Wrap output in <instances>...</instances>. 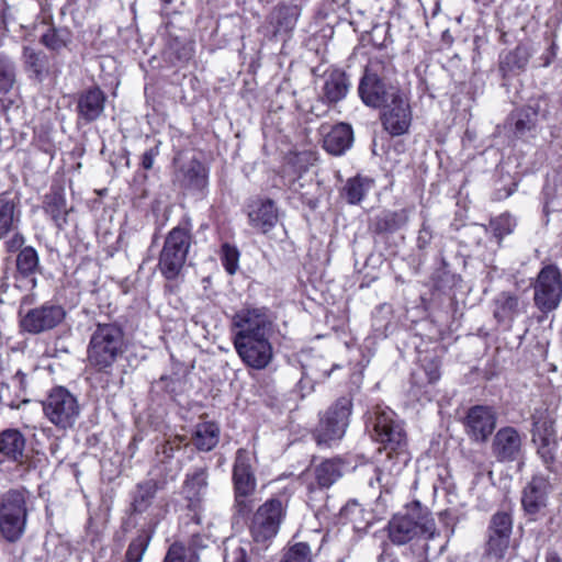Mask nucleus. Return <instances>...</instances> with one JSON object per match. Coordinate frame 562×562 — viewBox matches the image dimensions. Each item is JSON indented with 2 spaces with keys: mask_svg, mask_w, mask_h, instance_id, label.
Here are the masks:
<instances>
[{
  "mask_svg": "<svg viewBox=\"0 0 562 562\" xmlns=\"http://www.w3.org/2000/svg\"><path fill=\"white\" fill-rule=\"evenodd\" d=\"M366 427L372 439L383 445L389 450L387 457L394 462L389 465L383 464L376 480L381 483L383 472L389 471L390 474H398L409 460L406 451V435L403 426L395 419V414L389 407L375 405L367 413Z\"/></svg>",
  "mask_w": 562,
  "mask_h": 562,
  "instance_id": "f257e3e1",
  "label": "nucleus"
},
{
  "mask_svg": "<svg viewBox=\"0 0 562 562\" xmlns=\"http://www.w3.org/2000/svg\"><path fill=\"white\" fill-rule=\"evenodd\" d=\"M387 537L395 546H404L423 537L427 542L424 544L425 551L436 550L430 542L440 537L436 529L434 518L422 515L420 513L397 514L394 515L387 524ZM445 548L443 543L437 547L438 552Z\"/></svg>",
  "mask_w": 562,
  "mask_h": 562,
  "instance_id": "f03ea898",
  "label": "nucleus"
},
{
  "mask_svg": "<svg viewBox=\"0 0 562 562\" xmlns=\"http://www.w3.org/2000/svg\"><path fill=\"white\" fill-rule=\"evenodd\" d=\"M25 490H10L0 497V536L16 543L25 533L27 525V499Z\"/></svg>",
  "mask_w": 562,
  "mask_h": 562,
  "instance_id": "7ed1b4c3",
  "label": "nucleus"
},
{
  "mask_svg": "<svg viewBox=\"0 0 562 562\" xmlns=\"http://www.w3.org/2000/svg\"><path fill=\"white\" fill-rule=\"evenodd\" d=\"M123 337V331L117 325L98 324L88 348L90 364L99 370L111 367L122 352Z\"/></svg>",
  "mask_w": 562,
  "mask_h": 562,
  "instance_id": "20e7f679",
  "label": "nucleus"
},
{
  "mask_svg": "<svg viewBox=\"0 0 562 562\" xmlns=\"http://www.w3.org/2000/svg\"><path fill=\"white\" fill-rule=\"evenodd\" d=\"M352 412L350 397H339L321 416L313 437L319 447H330L339 441L346 434Z\"/></svg>",
  "mask_w": 562,
  "mask_h": 562,
  "instance_id": "39448f33",
  "label": "nucleus"
},
{
  "mask_svg": "<svg viewBox=\"0 0 562 562\" xmlns=\"http://www.w3.org/2000/svg\"><path fill=\"white\" fill-rule=\"evenodd\" d=\"M289 496L280 493L267 499L254 514L250 532L254 540L263 543L277 536L286 516Z\"/></svg>",
  "mask_w": 562,
  "mask_h": 562,
  "instance_id": "423d86ee",
  "label": "nucleus"
},
{
  "mask_svg": "<svg viewBox=\"0 0 562 562\" xmlns=\"http://www.w3.org/2000/svg\"><path fill=\"white\" fill-rule=\"evenodd\" d=\"M235 340L271 338L274 322L266 307H246L236 312L232 319Z\"/></svg>",
  "mask_w": 562,
  "mask_h": 562,
  "instance_id": "0eeeda50",
  "label": "nucleus"
},
{
  "mask_svg": "<svg viewBox=\"0 0 562 562\" xmlns=\"http://www.w3.org/2000/svg\"><path fill=\"white\" fill-rule=\"evenodd\" d=\"M190 244L191 236L186 228L175 227L168 233L158 262L159 270L166 279L173 280L180 274Z\"/></svg>",
  "mask_w": 562,
  "mask_h": 562,
  "instance_id": "6e6552de",
  "label": "nucleus"
},
{
  "mask_svg": "<svg viewBox=\"0 0 562 562\" xmlns=\"http://www.w3.org/2000/svg\"><path fill=\"white\" fill-rule=\"evenodd\" d=\"M33 297L25 295L21 300L19 316L20 327L29 334H41L56 327L66 316L65 310L59 305L44 304L40 307L25 310L26 304H31Z\"/></svg>",
  "mask_w": 562,
  "mask_h": 562,
  "instance_id": "1a4fd4ad",
  "label": "nucleus"
},
{
  "mask_svg": "<svg viewBox=\"0 0 562 562\" xmlns=\"http://www.w3.org/2000/svg\"><path fill=\"white\" fill-rule=\"evenodd\" d=\"M535 305L542 312L549 313L558 308L562 299V276L554 265L543 267L535 283Z\"/></svg>",
  "mask_w": 562,
  "mask_h": 562,
  "instance_id": "9d476101",
  "label": "nucleus"
},
{
  "mask_svg": "<svg viewBox=\"0 0 562 562\" xmlns=\"http://www.w3.org/2000/svg\"><path fill=\"white\" fill-rule=\"evenodd\" d=\"M359 95L362 102L371 108H384L401 94L400 90L386 83L372 68H366V71L358 87Z\"/></svg>",
  "mask_w": 562,
  "mask_h": 562,
  "instance_id": "9b49d317",
  "label": "nucleus"
},
{
  "mask_svg": "<svg viewBox=\"0 0 562 562\" xmlns=\"http://www.w3.org/2000/svg\"><path fill=\"white\" fill-rule=\"evenodd\" d=\"M13 463L22 470L32 468V458L26 452V438L16 428L0 431V464Z\"/></svg>",
  "mask_w": 562,
  "mask_h": 562,
  "instance_id": "f8f14e48",
  "label": "nucleus"
},
{
  "mask_svg": "<svg viewBox=\"0 0 562 562\" xmlns=\"http://www.w3.org/2000/svg\"><path fill=\"white\" fill-rule=\"evenodd\" d=\"M547 101L543 98L532 99L527 105L510 115L513 133L518 138L530 136L536 131L540 119L546 117Z\"/></svg>",
  "mask_w": 562,
  "mask_h": 562,
  "instance_id": "ddd939ff",
  "label": "nucleus"
},
{
  "mask_svg": "<svg viewBox=\"0 0 562 562\" xmlns=\"http://www.w3.org/2000/svg\"><path fill=\"white\" fill-rule=\"evenodd\" d=\"M234 347L241 361L255 370L267 368L273 359L271 338L235 340Z\"/></svg>",
  "mask_w": 562,
  "mask_h": 562,
  "instance_id": "4468645a",
  "label": "nucleus"
},
{
  "mask_svg": "<svg viewBox=\"0 0 562 562\" xmlns=\"http://www.w3.org/2000/svg\"><path fill=\"white\" fill-rule=\"evenodd\" d=\"M43 411L53 425L66 431L70 427V392L64 386L52 389L43 402Z\"/></svg>",
  "mask_w": 562,
  "mask_h": 562,
  "instance_id": "2eb2a0df",
  "label": "nucleus"
},
{
  "mask_svg": "<svg viewBox=\"0 0 562 562\" xmlns=\"http://www.w3.org/2000/svg\"><path fill=\"white\" fill-rule=\"evenodd\" d=\"M496 426V413L491 406L475 405L464 418L465 432L475 441H485Z\"/></svg>",
  "mask_w": 562,
  "mask_h": 562,
  "instance_id": "dca6fc26",
  "label": "nucleus"
},
{
  "mask_svg": "<svg viewBox=\"0 0 562 562\" xmlns=\"http://www.w3.org/2000/svg\"><path fill=\"white\" fill-rule=\"evenodd\" d=\"M381 121L384 130L392 136L405 134L412 122V111L408 101L401 93L383 108Z\"/></svg>",
  "mask_w": 562,
  "mask_h": 562,
  "instance_id": "f3484780",
  "label": "nucleus"
},
{
  "mask_svg": "<svg viewBox=\"0 0 562 562\" xmlns=\"http://www.w3.org/2000/svg\"><path fill=\"white\" fill-rule=\"evenodd\" d=\"M553 490L551 475L536 474L522 491L521 504L528 515L540 513L548 505L549 494Z\"/></svg>",
  "mask_w": 562,
  "mask_h": 562,
  "instance_id": "a211bd4d",
  "label": "nucleus"
},
{
  "mask_svg": "<svg viewBox=\"0 0 562 562\" xmlns=\"http://www.w3.org/2000/svg\"><path fill=\"white\" fill-rule=\"evenodd\" d=\"M492 450L501 462H512L522 454V439L514 427L501 428L493 440Z\"/></svg>",
  "mask_w": 562,
  "mask_h": 562,
  "instance_id": "6ab92c4d",
  "label": "nucleus"
},
{
  "mask_svg": "<svg viewBox=\"0 0 562 562\" xmlns=\"http://www.w3.org/2000/svg\"><path fill=\"white\" fill-rule=\"evenodd\" d=\"M251 453L246 449H238L233 467L234 492L255 494L257 480L251 464Z\"/></svg>",
  "mask_w": 562,
  "mask_h": 562,
  "instance_id": "aec40b11",
  "label": "nucleus"
},
{
  "mask_svg": "<svg viewBox=\"0 0 562 562\" xmlns=\"http://www.w3.org/2000/svg\"><path fill=\"white\" fill-rule=\"evenodd\" d=\"M44 210L58 229L67 228L69 209L63 188L52 187L50 192L45 195Z\"/></svg>",
  "mask_w": 562,
  "mask_h": 562,
  "instance_id": "412c9836",
  "label": "nucleus"
},
{
  "mask_svg": "<svg viewBox=\"0 0 562 562\" xmlns=\"http://www.w3.org/2000/svg\"><path fill=\"white\" fill-rule=\"evenodd\" d=\"M350 89V80L340 69H333L325 74L322 99L333 104L345 99Z\"/></svg>",
  "mask_w": 562,
  "mask_h": 562,
  "instance_id": "4be33fe9",
  "label": "nucleus"
},
{
  "mask_svg": "<svg viewBox=\"0 0 562 562\" xmlns=\"http://www.w3.org/2000/svg\"><path fill=\"white\" fill-rule=\"evenodd\" d=\"M209 473L205 468H195L188 472L182 486V493L189 501L190 507L198 506L205 497L209 486Z\"/></svg>",
  "mask_w": 562,
  "mask_h": 562,
  "instance_id": "5701e85b",
  "label": "nucleus"
},
{
  "mask_svg": "<svg viewBox=\"0 0 562 562\" xmlns=\"http://www.w3.org/2000/svg\"><path fill=\"white\" fill-rule=\"evenodd\" d=\"M105 97L99 88L89 89L78 99V123L97 120L104 109Z\"/></svg>",
  "mask_w": 562,
  "mask_h": 562,
  "instance_id": "b1692460",
  "label": "nucleus"
},
{
  "mask_svg": "<svg viewBox=\"0 0 562 562\" xmlns=\"http://www.w3.org/2000/svg\"><path fill=\"white\" fill-rule=\"evenodd\" d=\"M524 311V303L510 292H501L494 299V317L498 323L510 325Z\"/></svg>",
  "mask_w": 562,
  "mask_h": 562,
  "instance_id": "393cba45",
  "label": "nucleus"
},
{
  "mask_svg": "<svg viewBox=\"0 0 562 562\" xmlns=\"http://www.w3.org/2000/svg\"><path fill=\"white\" fill-rule=\"evenodd\" d=\"M16 279H23L26 284L25 286L34 289L36 286L35 274L40 270V259L37 251L31 247L25 246L16 256Z\"/></svg>",
  "mask_w": 562,
  "mask_h": 562,
  "instance_id": "a878e982",
  "label": "nucleus"
},
{
  "mask_svg": "<svg viewBox=\"0 0 562 562\" xmlns=\"http://www.w3.org/2000/svg\"><path fill=\"white\" fill-rule=\"evenodd\" d=\"M353 140V133L350 125L340 123L331 127L324 136V149L334 156L342 155L350 148Z\"/></svg>",
  "mask_w": 562,
  "mask_h": 562,
  "instance_id": "bb28decb",
  "label": "nucleus"
},
{
  "mask_svg": "<svg viewBox=\"0 0 562 562\" xmlns=\"http://www.w3.org/2000/svg\"><path fill=\"white\" fill-rule=\"evenodd\" d=\"M533 436L542 437L543 445L538 452L541 454L546 463L553 460V453L549 447V436L553 432L554 420L547 409H536L531 416Z\"/></svg>",
  "mask_w": 562,
  "mask_h": 562,
  "instance_id": "cd10ccee",
  "label": "nucleus"
},
{
  "mask_svg": "<svg viewBox=\"0 0 562 562\" xmlns=\"http://www.w3.org/2000/svg\"><path fill=\"white\" fill-rule=\"evenodd\" d=\"M249 223L261 233H268L278 222V213L273 201H260L251 206L248 213Z\"/></svg>",
  "mask_w": 562,
  "mask_h": 562,
  "instance_id": "c85d7f7f",
  "label": "nucleus"
},
{
  "mask_svg": "<svg viewBox=\"0 0 562 562\" xmlns=\"http://www.w3.org/2000/svg\"><path fill=\"white\" fill-rule=\"evenodd\" d=\"M162 487V483L155 479H148L138 483L133 494V512L137 514L145 513L151 506L156 493Z\"/></svg>",
  "mask_w": 562,
  "mask_h": 562,
  "instance_id": "c756f323",
  "label": "nucleus"
},
{
  "mask_svg": "<svg viewBox=\"0 0 562 562\" xmlns=\"http://www.w3.org/2000/svg\"><path fill=\"white\" fill-rule=\"evenodd\" d=\"M408 218L409 214L406 209L397 211L385 210L374 217L373 227L378 233H393L404 227Z\"/></svg>",
  "mask_w": 562,
  "mask_h": 562,
  "instance_id": "7c9ffc66",
  "label": "nucleus"
},
{
  "mask_svg": "<svg viewBox=\"0 0 562 562\" xmlns=\"http://www.w3.org/2000/svg\"><path fill=\"white\" fill-rule=\"evenodd\" d=\"M220 428L212 422L198 424L193 434V443L199 450L210 451L218 442Z\"/></svg>",
  "mask_w": 562,
  "mask_h": 562,
  "instance_id": "2f4dec72",
  "label": "nucleus"
},
{
  "mask_svg": "<svg viewBox=\"0 0 562 562\" xmlns=\"http://www.w3.org/2000/svg\"><path fill=\"white\" fill-rule=\"evenodd\" d=\"M23 58L25 70L30 74V77L42 81L48 71L47 56L41 50L25 47Z\"/></svg>",
  "mask_w": 562,
  "mask_h": 562,
  "instance_id": "473e14b6",
  "label": "nucleus"
},
{
  "mask_svg": "<svg viewBox=\"0 0 562 562\" xmlns=\"http://www.w3.org/2000/svg\"><path fill=\"white\" fill-rule=\"evenodd\" d=\"M341 474V464L338 460H325L314 469L315 480L321 487L331 486Z\"/></svg>",
  "mask_w": 562,
  "mask_h": 562,
  "instance_id": "72a5a7b5",
  "label": "nucleus"
},
{
  "mask_svg": "<svg viewBox=\"0 0 562 562\" xmlns=\"http://www.w3.org/2000/svg\"><path fill=\"white\" fill-rule=\"evenodd\" d=\"M20 222L14 203L7 196H0V238L16 228Z\"/></svg>",
  "mask_w": 562,
  "mask_h": 562,
  "instance_id": "f704fd0d",
  "label": "nucleus"
},
{
  "mask_svg": "<svg viewBox=\"0 0 562 562\" xmlns=\"http://www.w3.org/2000/svg\"><path fill=\"white\" fill-rule=\"evenodd\" d=\"M297 15V9L295 7L278 8L272 14V20L276 23L274 34L292 31L296 24Z\"/></svg>",
  "mask_w": 562,
  "mask_h": 562,
  "instance_id": "c9c22d12",
  "label": "nucleus"
},
{
  "mask_svg": "<svg viewBox=\"0 0 562 562\" xmlns=\"http://www.w3.org/2000/svg\"><path fill=\"white\" fill-rule=\"evenodd\" d=\"M371 187V180L356 177L347 181L344 187V195L350 204H357L364 198Z\"/></svg>",
  "mask_w": 562,
  "mask_h": 562,
  "instance_id": "e433bc0d",
  "label": "nucleus"
},
{
  "mask_svg": "<svg viewBox=\"0 0 562 562\" xmlns=\"http://www.w3.org/2000/svg\"><path fill=\"white\" fill-rule=\"evenodd\" d=\"M255 507V498L251 493L234 492L233 520L235 522L246 520Z\"/></svg>",
  "mask_w": 562,
  "mask_h": 562,
  "instance_id": "4c0bfd02",
  "label": "nucleus"
},
{
  "mask_svg": "<svg viewBox=\"0 0 562 562\" xmlns=\"http://www.w3.org/2000/svg\"><path fill=\"white\" fill-rule=\"evenodd\" d=\"M530 53L525 46H517L507 53L501 61L502 69L508 71L522 70L528 65Z\"/></svg>",
  "mask_w": 562,
  "mask_h": 562,
  "instance_id": "58836bf2",
  "label": "nucleus"
},
{
  "mask_svg": "<svg viewBox=\"0 0 562 562\" xmlns=\"http://www.w3.org/2000/svg\"><path fill=\"white\" fill-rule=\"evenodd\" d=\"M509 539L505 537L488 536L485 559L488 562H501L509 548Z\"/></svg>",
  "mask_w": 562,
  "mask_h": 562,
  "instance_id": "ea45409f",
  "label": "nucleus"
},
{
  "mask_svg": "<svg viewBox=\"0 0 562 562\" xmlns=\"http://www.w3.org/2000/svg\"><path fill=\"white\" fill-rule=\"evenodd\" d=\"M490 227L494 236L501 241L506 235L514 232L516 220L509 213H503L491 220Z\"/></svg>",
  "mask_w": 562,
  "mask_h": 562,
  "instance_id": "a19ab883",
  "label": "nucleus"
},
{
  "mask_svg": "<svg viewBox=\"0 0 562 562\" xmlns=\"http://www.w3.org/2000/svg\"><path fill=\"white\" fill-rule=\"evenodd\" d=\"M513 520L509 514L498 512L493 515L490 525V536L510 538Z\"/></svg>",
  "mask_w": 562,
  "mask_h": 562,
  "instance_id": "79ce46f5",
  "label": "nucleus"
},
{
  "mask_svg": "<svg viewBox=\"0 0 562 562\" xmlns=\"http://www.w3.org/2000/svg\"><path fill=\"white\" fill-rule=\"evenodd\" d=\"M15 83V69L13 63L0 56V94L8 93Z\"/></svg>",
  "mask_w": 562,
  "mask_h": 562,
  "instance_id": "37998d69",
  "label": "nucleus"
},
{
  "mask_svg": "<svg viewBox=\"0 0 562 562\" xmlns=\"http://www.w3.org/2000/svg\"><path fill=\"white\" fill-rule=\"evenodd\" d=\"M184 178L188 186L202 190L206 186V173L204 167L198 162L192 161L186 169Z\"/></svg>",
  "mask_w": 562,
  "mask_h": 562,
  "instance_id": "c03bdc74",
  "label": "nucleus"
},
{
  "mask_svg": "<svg viewBox=\"0 0 562 562\" xmlns=\"http://www.w3.org/2000/svg\"><path fill=\"white\" fill-rule=\"evenodd\" d=\"M149 540L150 537L145 532L133 539L125 554L126 562H140L144 553L147 550Z\"/></svg>",
  "mask_w": 562,
  "mask_h": 562,
  "instance_id": "a18cd8bd",
  "label": "nucleus"
},
{
  "mask_svg": "<svg viewBox=\"0 0 562 562\" xmlns=\"http://www.w3.org/2000/svg\"><path fill=\"white\" fill-rule=\"evenodd\" d=\"M336 368V366H331L328 368L326 360L323 358L316 359L314 363L304 367L305 375L310 378L313 382H323L327 378H329L331 371Z\"/></svg>",
  "mask_w": 562,
  "mask_h": 562,
  "instance_id": "49530a36",
  "label": "nucleus"
},
{
  "mask_svg": "<svg viewBox=\"0 0 562 562\" xmlns=\"http://www.w3.org/2000/svg\"><path fill=\"white\" fill-rule=\"evenodd\" d=\"M281 562H312V551L306 542H297L289 548Z\"/></svg>",
  "mask_w": 562,
  "mask_h": 562,
  "instance_id": "de8ad7c7",
  "label": "nucleus"
},
{
  "mask_svg": "<svg viewBox=\"0 0 562 562\" xmlns=\"http://www.w3.org/2000/svg\"><path fill=\"white\" fill-rule=\"evenodd\" d=\"M221 259L225 270L234 274L238 269L239 251L235 246L224 244L221 249Z\"/></svg>",
  "mask_w": 562,
  "mask_h": 562,
  "instance_id": "09e8293b",
  "label": "nucleus"
},
{
  "mask_svg": "<svg viewBox=\"0 0 562 562\" xmlns=\"http://www.w3.org/2000/svg\"><path fill=\"white\" fill-rule=\"evenodd\" d=\"M293 164L297 171H305L308 166L314 165L317 160L316 153L313 150H303L294 154Z\"/></svg>",
  "mask_w": 562,
  "mask_h": 562,
  "instance_id": "8fccbe9b",
  "label": "nucleus"
},
{
  "mask_svg": "<svg viewBox=\"0 0 562 562\" xmlns=\"http://www.w3.org/2000/svg\"><path fill=\"white\" fill-rule=\"evenodd\" d=\"M42 42L44 43V45L54 50H58L63 47H66V41L61 38L60 33L56 30H53L44 34L42 36Z\"/></svg>",
  "mask_w": 562,
  "mask_h": 562,
  "instance_id": "3c124183",
  "label": "nucleus"
},
{
  "mask_svg": "<svg viewBox=\"0 0 562 562\" xmlns=\"http://www.w3.org/2000/svg\"><path fill=\"white\" fill-rule=\"evenodd\" d=\"M182 441L183 439L181 437H175L173 439L166 441L158 453L164 454L166 459H170L173 457L175 451L180 449Z\"/></svg>",
  "mask_w": 562,
  "mask_h": 562,
  "instance_id": "603ef678",
  "label": "nucleus"
},
{
  "mask_svg": "<svg viewBox=\"0 0 562 562\" xmlns=\"http://www.w3.org/2000/svg\"><path fill=\"white\" fill-rule=\"evenodd\" d=\"M184 548L180 544H172L162 562H184Z\"/></svg>",
  "mask_w": 562,
  "mask_h": 562,
  "instance_id": "864d4df0",
  "label": "nucleus"
},
{
  "mask_svg": "<svg viewBox=\"0 0 562 562\" xmlns=\"http://www.w3.org/2000/svg\"><path fill=\"white\" fill-rule=\"evenodd\" d=\"M159 145L158 142L154 147L147 149L142 156V167L146 170H150L154 166L156 157L159 155Z\"/></svg>",
  "mask_w": 562,
  "mask_h": 562,
  "instance_id": "5fc2aeb1",
  "label": "nucleus"
},
{
  "mask_svg": "<svg viewBox=\"0 0 562 562\" xmlns=\"http://www.w3.org/2000/svg\"><path fill=\"white\" fill-rule=\"evenodd\" d=\"M24 243H25L24 236L20 233H15L4 243V245H5L7 251H9V252L19 251L20 252V250L24 248L23 247Z\"/></svg>",
  "mask_w": 562,
  "mask_h": 562,
  "instance_id": "6e6d98bb",
  "label": "nucleus"
},
{
  "mask_svg": "<svg viewBox=\"0 0 562 562\" xmlns=\"http://www.w3.org/2000/svg\"><path fill=\"white\" fill-rule=\"evenodd\" d=\"M362 512L361 506L357 502H350L348 503L342 509L341 515L350 520L351 522L356 524L357 518L356 516Z\"/></svg>",
  "mask_w": 562,
  "mask_h": 562,
  "instance_id": "4d7b16f0",
  "label": "nucleus"
},
{
  "mask_svg": "<svg viewBox=\"0 0 562 562\" xmlns=\"http://www.w3.org/2000/svg\"><path fill=\"white\" fill-rule=\"evenodd\" d=\"M432 238V233L430 231V227L426 225L425 223L422 225V228L419 229L418 237H417V245L420 249L426 248Z\"/></svg>",
  "mask_w": 562,
  "mask_h": 562,
  "instance_id": "13d9d810",
  "label": "nucleus"
},
{
  "mask_svg": "<svg viewBox=\"0 0 562 562\" xmlns=\"http://www.w3.org/2000/svg\"><path fill=\"white\" fill-rule=\"evenodd\" d=\"M557 56V49L554 43H552L539 57V66L547 68L549 67Z\"/></svg>",
  "mask_w": 562,
  "mask_h": 562,
  "instance_id": "bf43d9fd",
  "label": "nucleus"
},
{
  "mask_svg": "<svg viewBox=\"0 0 562 562\" xmlns=\"http://www.w3.org/2000/svg\"><path fill=\"white\" fill-rule=\"evenodd\" d=\"M312 383H314V382L310 378H307L305 375V371H304L302 379L297 383V386H299L301 392H303L305 389H308V391H311L313 389V384Z\"/></svg>",
  "mask_w": 562,
  "mask_h": 562,
  "instance_id": "052dcab7",
  "label": "nucleus"
},
{
  "mask_svg": "<svg viewBox=\"0 0 562 562\" xmlns=\"http://www.w3.org/2000/svg\"><path fill=\"white\" fill-rule=\"evenodd\" d=\"M515 190H516V183H513L512 187L509 189L504 190V192L498 190L495 193V199L496 200L506 199V198L510 196Z\"/></svg>",
  "mask_w": 562,
  "mask_h": 562,
  "instance_id": "680f3d73",
  "label": "nucleus"
},
{
  "mask_svg": "<svg viewBox=\"0 0 562 562\" xmlns=\"http://www.w3.org/2000/svg\"><path fill=\"white\" fill-rule=\"evenodd\" d=\"M378 562H400V560L394 554H392L390 552H386V551H383L380 554V557L378 559Z\"/></svg>",
  "mask_w": 562,
  "mask_h": 562,
  "instance_id": "e2e57ef3",
  "label": "nucleus"
},
{
  "mask_svg": "<svg viewBox=\"0 0 562 562\" xmlns=\"http://www.w3.org/2000/svg\"><path fill=\"white\" fill-rule=\"evenodd\" d=\"M25 374L22 371H18L13 376V381L16 382L21 387H23L25 382Z\"/></svg>",
  "mask_w": 562,
  "mask_h": 562,
  "instance_id": "0e129e2a",
  "label": "nucleus"
},
{
  "mask_svg": "<svg viewBox=\"0 0 562 562\" xmlns=\"http://www.w3.org/2000/svg\"><path fill=\"white\" fill-rule=\"evenodd\" d=\"M546 562H562L561 558L555 552H548Z\"/></svg>",
  "mask_w": 562,
  "mask_h": 562,
  "instance_id": "69168bd1",
  "label": "nucleus"
},
{
  "mask_svg": "<svg viewBox=\"0 0 562 562\" xmlns=\"http://www.w3.org/2000/svg\"><path fill=\"white\" fill-rule=\"evenodd\" d=\"M59 449H60V443L58 442V440L54 441L52 445H50V452L52 454L58 459L59 456H58V452H59Z\"/></svg>",
  "mask_w": 562,
  "mask_h": 562,
  "instance_id": "338daca9",
  "label": "nucleus"
},
{
  "mask_svg": "<svg viewBox=\"0 0 562 562\" xmlns=\"http://www.w3.org/2000/svg\"><path fill=\"white\" fill-rule=\"evenodd\" d=\"M428 375H429V382H436L440 374H439V371L437 368H435L434 370L429 371L428 372Z\"/></svg>",
  "mask_w": 562,
  "mask_h": 562,
  "instance_id": "774afa93",
  "label": "nucleus"
}]
</instances>
